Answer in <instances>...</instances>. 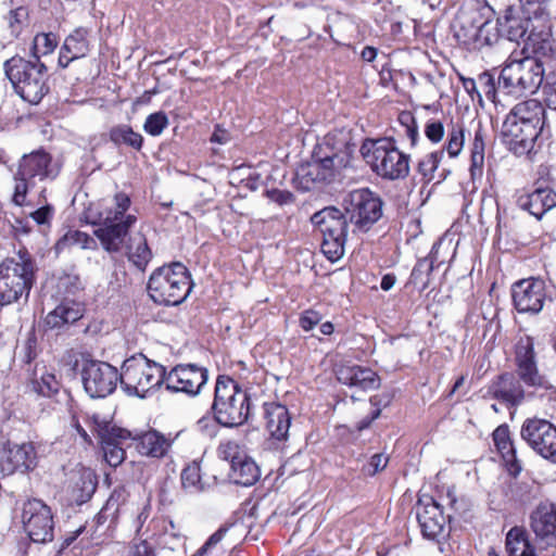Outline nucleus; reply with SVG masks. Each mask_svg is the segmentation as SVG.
Segmentation results:
<instances>
[{"label":"nucleus","instance_id":"nucleus-40","mask_svg":"<svg viewBox=\"0 0 556 556\" xmlns=\"http://www.w3.org/2000/svg\"><path fill=\"white\" fill-rule=\"evenodd\" d=\"M110 141L116 147H126L140 151L143 146V137L135 131L129 125L119 124L113 126L109 131Z\"/></svg>","mask_w":556,"mask_h":556},{"label":"nucleus","instance_id":"nucleus-39","mask_svg":"<svg viewBox=\"0 0 556 556\" xmlns=\"http://www.w3.org/2000/svg\"><path fill=\"white\" fill-rule=\"evenodd\" d=\"M229 477L236 484L250 486L258 480L260 469L255 462L244 453L240 460L231 465Z\"/></svg>","mask_w":556,"mask_h":556},{"label":"nucleus","instance_id":"nucleus-8","mask_svg":"<svg viewBox=\"0 0 556 556\" xmlns=\"http://www.w3.org/2000/svg\"><path fill=\"white\" fill-rule=\"evenodd\" d=\"M361 151L371 170L383 179H404L409 174V155L400 151L391 137L367 140Z\"/></svg>","mask_w":556,"mask_h":556},{"label":"nucleus","instance_id":"nucleus-37","mask_svg":"<svg viewBox=\"0 0 556 556\" xmlns=\"http://www.w3.org/2000/svg\"><path fill=\"white\" fill-rule=\"evenodd\" d=\"M500 23L492 22V18H484L478 29L472 34V38L466 40L462 46L468 51L481 50L484 47H492L501 39L498 26Z\"/></svg>","mask_w":556,"mask_h":556},{"label":"nucleus","instance_id":"nucleus-63","mask_svg":"<svg viewBox=\"0 0 556 556\" xmlns=\"http://www.w3.org/2000/svg\"><path fill=\"white\" fill-rule=\"evenodd\" d=\"M425 134L432 142H439L444 135L443 124L439 121L428 123L425 128Z\"/></svg>","mask_w":556,"mask_h":556},{"label":"nucleus","instance_id":"nucleus-32","mask_svg":"<svg viewBox=\"0 0 556 556\" xmlns=\"http://www.w3.org/2000/svg\"><path fill=\"white\" fill-rule=\"evenodd\" d=\"M497 22L505 31L507 39L515 42L523 39L531 26V20L521 14L516 5L507 7L502 17L497 18Z\"/></svg>","mask_w":556,"mask_h":556},{"label":"nucleus","instance_id":"nucleus-15","mask_svg":"<svg viewBox=\"0 0 556 556\" xmlns=\"http://www.w3.org/2000/svg\"><path fill=\"white\" fill-rule=\"evenodd\" d=\"M416 518L425 536L437 539L439 549L444 553L450 549L451 544L441 539L448 538L452 532V517L447 516V528L441 506L431 497L424 502L419 500L416 505Z\"/></svg>","mask_w":556,"mask_h":556},{"label":"nucleus","instance_id":"nucleus-38","mask_svg":"<svg viewBox=\"0 0 556 556\" xmlns=\"http://www.w3.org/2000/svg\"><path fill=\"white\" fill-rule=\"evenodd\" d=\"M126 254L138 269L144 270L152 258V252L143 233L138 232L129 237L126 244Z\"/></svg>","mask_w":556,"mask_h":556},{"label":"nucleus","instance_id":"nucleus-22","mask_svg":"<svg viewBox=\"0 0 556 556\" xmlns=\"http://www.w3.org/2000/svg\"><path fill=\"white\" fill-rule=\"evenodd\" d=\"M515 361L519 380L531 387L546 388L544 378L538 371L532 338L527 336L518 340Z\"/></svg>","mask_w":556,"mask_h":556},{"label":"nucleus","instance_id":"nucleus-16","mask_svg":"<svg viewBox=\"0 0 556 556\" xmlns=\"http://www.w3.org/2000/svg\"><path fill=\"white\" fill-rule=\"evenodd\" d=\"M81 380L84 389L90 397L103 399L115 391L119 381V372L106 362L88 361L83 366Z\"/></svg>","mask_w":556,"mask_h":556},{"label":"nucleus","instance_id":"nucleus-51","mask_svg":"<svg viewBox=\"0 0 556 556\" xmlns=\"http://www.w3.org/2000/svg\"><path fill=\"white\" fill-rule=\"evenodd\" d=\"M169 121L165 112L159 111L147 116L143 130L150 136L157 137L168 126Z\"/></svg>","mask_w":556,"mask_h":556},{"label":"nucleus","instance_id":"nucleus-35","mask_svg":"<svg viewBox=\"0 0 556 556\" xmlns=\"http://www.w3.org/2000/svg\"><path fill=\"white\" fill-rule=\"evenodd\" d=\"M502 78V70L497 77L494 73L485 71L478 76V84L481 94L483 93L488 100L494 103L496 106H504V101L509 98V93L504 89V83Z\"/></svg>","mask_w":556,"mask_h":556},{"label":"nucleus","instance_id":"nucleus-42","mask_svg":"<svg viewBox=\"0 0 556 556\" xmlns=\"http://www.w3.org/2000/svg\"><path fill=\"white\" fill-rule=\"evenodd\" d=\"M516 7L531 21L545 22L556 12V0H519Z\"/></svg>","mask_w":556,"mask_h":556},{"label":"nucleus","instance_id":"nucleus-19","mask_svg":"<svg viewBox=\"0 0 556 556\" xmlns=\"http://www.w3.org/2000/svg\"><path fill=\"white\" fill-rule=\"evenodd\" d=\"M93 425L106 463L112 467H117L125 459L124 445L130 440L131 432L109 421H99L97 417H93Z\"/></svg>","mask_w":556,"mask_h":556},{"label":"nucleus","instance_id":"nucleus-30","mask_svg":"<svg viewBox=\"0 0 556 556\" xmlns=\"http://www.w3.org/2000/svg\"><path fill=\"white\" fill-rule=\"evenodd\" d=\"M88 30L79 27L71 33L60 49L59 66L66 68L73 61L85 58L89 52Z\"/></svg>","mask_w":556,"mask_h":556},{"label":"nucleus","instance_id":"nucleus-45","mask_svg":"<svg viewBox=\"0 0 556 556\" xmlns=\"http://www.w3.org/2000/svg\"><path fill=\"white\" fill-rule=\"evenodd\" d=\"M180 481L186 492L191 494L202 492L204 490V484L202 482L199 463L192 462L187 465L181 471Z\"/></svg>","mask_w":556,"mask_h":556},{"label":"nucleus","instance_id":"nucleus-36","mask_svg":"<svg viewBox=\"0 0 556 556\" xmlns=\"http://www.w3.org/2000/svg\"><path fill=\"white\" fill-rule=\"evenodd\" d=\"M83 317V307L73 301L60 303L53 311L48 313L45 324L50 329L62 328L65 325L74 324Z\"/></svg>","mask_w":556,"mask_h":556},{"label":"nucleus","instance_id":"nucleus-55","mask_svg":"<svg viewBox=\"0 0 556 556\" xmlns=\"http://www.w3.org/2000/svg\"><path fill=\"white\" fill-rule=\"evenodd\" d=\"M65 239L81 249H94L97 247V242L91 236L79 230L68 232Z\"/></svg>","mask_w":556,"mask_h":556},{"label":"nucleus","instance_id":"nucleus-13","mask_svg":"<svg viewBox=\"0 0 556 556\" xmlns=\"http://www.w3.org/2000/svg\"><path fill=\"white\" fill-rule=\"evenodd\" d=\"M494 14V9L486 0H459L454 14V39L463 46L472 38L484 18H492Z\"/></svg>","mask_w":556,"mask_h":556},{"label":"nucleus","instance_id":"nucleus-49","mask_svg":"<svg viewBox=\"0 0 556 556\" xmlns=\"http://www.w3.org/2000/svg\"><path fill=\"white\" fill-rule=\"evenodd\" d=\"M58 46V36L53 33L37 34L33 40V50L36 59L39 55H47L51 53Z\"/></svg>","mask_w":556,"mask_h":556},{"label":"nucleus","instance_id":"nucleus-21","mask_svg":"<svg viewBox=\"0 0 556 556\" xmlns=\"http://www.w3.org/2000/svg\"><path fill=\"white\" fill-rule=\"evenodd\" d=\"M513 301L519 313L536 314L545 300L544 282L540 279H525L513 285Z\"/></svg>","mask_w":556,"mask_h":556},{"label":"nucleus","instance_id":"nucleus-12","mask_svg":"<svg viewBox=\"0 0 556 556\" xmlns=\"http://www.w3.org/2000/svg\"><path fill=\"white\" fill-rule=\"evenodd\" d=\"M383 202L368 188L349 192L343 199V206L350 223L359 231H368L382 216Z\"/></svg>","mask_w":556,"mask_h":556},{"label":"nucleus","instance_id":"nucleus-31","mask_svg":"<svg viewBox=\"0 0 556 556\" xmlns=\"http://www.w3.org/2000/svg\"><path fill=\"white\" fill-rule=\"evenodd\" d=\"M337 376L341 383L364 391L375 390L380 386V378L374 370L358 365L342 366L339 368Z\"/></svg>","mask_w":556,"mask_h":556},{"label":"nucleus","instance_id":"nucleus-34","mask_svg":"<svg viewBox=\"0 0 556 556\" xmlns=\"http://www.w3.org/2000/svg\"><path fill=\"white\" fill-rule=\"evenodd\" d=\"M523 52H528L525 59L538 60L542 64L544 71H548L556 66L555 53L553 42L548 38L540 39L536 36L530 34L528 36V42L526 43Z\"/></svg>","mask_w":556,"mask_h":556},{"label":"nucleus","instance_id":"nucleus-25","mask_svg":"<svg viewBox=\"0 0 556 556\" xmlns=\"http://www.w3.org/2000/svg\"><path fill=\"white\" fill-rule=\"evenodd\" d=\"M489 393L507 407L518 406L525 399V390L520 380L511 372L500 375L490 384Z\"/></svg>","mask_w":556,"mask_h":556},{"label":"nucleus","instance_id":"nucleus-3","mask_svg":"<svg viewBox=\"0 0 556 556\" xmlns=\"http://www.w3.org/2000/svg\"><path fill=\"white\" fill-rule=\"evenodd\" d=\"M130 204L128 194L117 192L112 206L89 207L87 211L89 223L98 226L94 236L109 253H119L123 250L130 228L137 223L136 215L127 214Z\"/></svg>","mask_w":556,"mask_h":556},{"label":"nucleus","instance_id":"nucleus-17","mask_svg":"<svg viewBox=\"0 0 556 556\" xmlns=\"http://www.w3.org/2000/svg\"><path fill=\"white\" fill-rule=\"evenodd\" d=\"M523 441L540 456L556 464V427L542 418H527L520 429Z\"/></svg>","mask_w":556,"mask_h":556},{"label":"nucleus","instance_id":"nucleus-11","mask_svg":"<svg viewBox=\"0 0 556 556\" xmlns=\"http://www.w3.org/2000/svg\"><path fill=\"white\" fill-rule=\"evenodd\" d=\"M545 72L538 60L509 59L502 67L504 89L515 100L532 96L543 85Z\"/></svg>","mask_w":556,"mask_h":556},{"label":"nucleus","instance_id":"nucleus-50","mask_svg":"<svg viewBox=\"0 0 556 556\" xmlns=\"http://www.w3.org/2000/svg\"><path fill=\"white\" fill-rule=\"evenodd\" d=\"M444 150L432 152L426 155L418 164V170L427 181L435 178V172L439 167Z\"/></svg>","mask_w":556,"mask_h":556},{"label":"nucleus","instance_id":"nucleus-1","mask_svg":"<svg viewBox=\"0 0 556 556\" xmlns=\"http://www.w3.org/2000/svg\"><path fill=\"white\" fill-rule=\"evenodd\" d=\"M355 144L343 131L330 132L318 143L312 154V161L296 170V181L301 189L308 191L315 182H330L341 168L350 163Z\"/></svg>","mask_w":556,"mask_h":556},{"label":"nucleus","instance_id":"nucleus-26","mask_svg":"<svg viewBox=\"0 0 556 556\" xmlns=\"http://www.w3.org/2000/svg\"><path fill=\"white\" fill-rule=\"evenodd\" d=\"M98 478L90 468L81 467L75 471L67 486L68 502L75 505L87 503L96 492Z\"/></svg>","mask_w":556,"mask_h":556},{"label":"nucleus","instance_id":"nucleus-24","mask_svg":"<svg viewBox=\"0 0 556 556\" xmlns=\"http://www.w3.org/2000/svg\"><path fill=\"white\" fill-rule=\"evenodd\" d=\"M531 529L547 545H556V504L543 502L530 516Z\"/></svg>","mask_w":556,"mask_h":556},{"label":"nucleus","instance_id":"nucleus-33","mask_svg":"<svg viewBox=\"0 0 556 556\" xmlns=\"http://www.w3.org/2000/svg\"><path fill=\"white\" fill-rule=\"evenodd\" d=\"M493 441L502 454L509 475L517 477L522 470V465L517 458L516 447L510 440L509 427L507 425L498 426L493 432Z\"/></svg>","mask_w":556,"mask_h":556},{"label":"nucleus","instance_id":"nucleus-48","mask_svg":"<svg viewBox=\"0 0 556 556\" xmlns=\"http://www.w3.org/2000/svg\"><path fill=\"white\" fill-rule=\"evenodd\" d=\"M397 119L401 126L399 134L404 135L409 140L410 147H415L419 137V132L414 114L409 111H402L399 114Z\"/></svg>","mask_w":556,"mask_h":556},{"label":"nucleus","instance_id":"nucleus-27","mask_svg":"<svg viewBox=\"0 0 556 556\" xmlns=\"http://www.w3.org/2000/svg\"><path fill=\"white\" fill-rule=\"evenodd\" d=\"M130 441L141 455L152 458H163L170 450L174 440L152 429L135 435L131 433ZM130 445L131 443L127 446Z\"/></svg>","mask_w":556,"mask_h":556},{"label":"nucleus","instance_id":"nucleus-41","mask_svg":"<svg viewBox=\"0 0 556 556\" xmlns=\"http://www.w3.org/2000/svg\"><path fill=\"white\" fill-rule=\"evenodd\" d=\"M448 231L450 230H447L444 233V236L438 242H435L433 244L432 250L429 255V260H427V258L420 260L415 265V267L413 268V270L410 273L408 283L414 285V286L421 285L422 288L426 287V285H427L426 278L428 276V273L433 269L434 263L439 262V248L442 245V243L446 239Z\"/></svg>","mask_w":556,"mask_h":556},{"label":"nucleus","instance_id":"nucleus-54","mask_svg":"<svg viewBox=\"0 0 556 556\" xmlns=\"http://www.w3.org/2000/svg\"><path fill=\"white\" fill-rule=\"evenodd\" d=\"M218 457L223 460L229 462L230 466L235 465V462L240 460L244 455V452L240 450L239 445L235 441H226L219 444L217 448Z\"/></svg>","mask_w":556,"mask_h":556},{"label":"nucleus","instance_id":"nucleus-62","mask_svg":"<svg viewBox=\"0 0 556 556\" xmlns=\"http://www.w3.org/2000/svg\"><path fill=\"white\" fill-rule=\"evenodd\" d=\"M37 339L34 334H30L25 341L22 349V359L26 364H30L37 356L36 352Z\"/></svg>","mask_w":556,"mask_h":556},{"label":"nucleus","instance_id":"nucleus-64","mask_svg":"<svg viewBox=\"0 0 556 556\" xmlns=\"http://www.w3.org/2000/svg\"><path fill=\"white\" fill-rule=\"evenodd\" d=\"M127 556H155V552L148 542L142 541L131 546Z\"/></svg>","mask_w":556,"mask_h":556},{"label":"nucleus","instance_id":"nucleus-4","mask_svg":"<svg viewBox=\"0 0 556 556\" xmlns=\"http://www.w3.org/2000/svg\"><path fill=\"white\" fill-rule=\"evenodd\" d=\"M36 263L27 249H20L0 263V305L27 302L36 280Z\"/></svg>","mask_w":556,"mask_h":556},{"label":"nucleus","instance_id":"nucleus-46","mask_svg":"<svg viewBox=\"0 0 556 556\" xmlns=\"http://www.w3.org/2000/svg\"><path fill=\"white\" fill-rule=\"evenodd\" d=\"M60 382L53 374L45 372L40 378L31 380L30 389L40 396L52 397L60 391Z\"/></svg>","mask_w":556,"mask_h":556},{"label":"nucleus","instance_id":"nucleus-20","mask_svg":"<svg viewBox=\"0 0 556 556\" xmlns=\"http://www.w3.org/2000/svg\"><path fill=\"white\" fill-rule=\"evenodd\" d=\"M37 451L33 442L14 444L0 454V471L12 475L15 471L26 473L37 466Z\"/></svg>","mask_w":556,"mask_h":556},{"label":"nucleus","instance_id":"nucleus-61","mask_svg":"<svg viewBox=\"0 0 556 556\" xmlns=\"http://www.w3.org/2000/svg\"><path fill=\"white\" fill-rule=\"evenodd\" d=\"M125 501V491L124 489H115L110 497L108 498L105 505L103 506V514L108 510H112L116 515L118 514L121 504Z\"/></svg>","mask_w":556,"mask_h":556},{"label":"nucleus","instance_id":"nucleus-43","mask_svg":"<svg viewBox=\"0 0 556 556\" xmlns=\"http://www.w3.org/2000/svg\"><path fill=\"white\" fill-rule=\"evenodd\" d=\"M506 549L509 556H538L522 528L514 527L506 535Z\"/></svg>","mask_w":556,"mask_h":556},{"label":"nucleus","instance_id":"nucleus-57","mask_svg":"<svg viewBox=\"0 0 556 556\" xmlns=\"http://www.w3.org/2000/svg\"><path fill=\"white\" fill-rule=\"evenodd\" d=\"M54 215V207L51 204L42 205L30 213V217L40 226L50 225Z\"/></svg>","mask_w":556,"mask_h":556},{"label":"nucleus","instance_id":"nucleus-2","mask_svg":"<svg viewBox=\"0 0 556 556\" xmlns=\"http://www.w3.org/2000/svg\"><path fill=\"white\" fill-rule=\"evenodd\" d=\"M545 125V108L529 99L517 103L506 115L502 125L504 143L516 155L530 153Z\"/></svg>","mask_w":556,"mask_h":556},{"label":"nucleus","instance_id":"nucleus-18","mask_svg":"<svg viewBox=\"0 0 556 556\" xmlns=\"http://www.w3.org/2000/svg\"><path fill=\"white\" fill-rule=\"evenodd\" d=\"M207 379L208 371L206 368L195 364H179L168 372L164 368L163 384L170 392H182L194 396L201 392Z\"/></svg>","mask_w":556,"mask_h":556},{"label":"nucleus","instance_id":"nucleus-10","mask_svg":"<svg viewBox=\"0 0 556 556\" xmlns=\"http://www.w3.org/2000/svg\"><path fill=\"white\" fill-rule=\"evenodd\" d=\"M164 366L148 359L143 354H136L124 361L119 383L128 395L144 397L147 393L163 384Z\"/></svg>","mask_w":556,"mask_h":556},{"label":"nucleus","instance_id":"nucleus-60","mask_svg":"<svg viewBox=\"0 0 556 556\" xmlns=\"http://www.w3.org/2000/svg\"><path fill=\"white\" fill-rule=\"evenodd\" d=\"M227 528L222 527L216 532H214L208 540L204 543L202 547H200L192 556H204L210 549L216 546L225 536L227 532Z\"/></svg>","mask_w":556,"mask_h":556},{"label":"nucleus","instance_id":"nucleus-5","mask_svg":"<svg viewBox=\"0 0 556 556\" xmlns=\"http://www.w3.org/2000/svg\"><path fill=\"white\" fill-rule=\"evenodd\" d=\"M214 419L223 427L233 428L247 422L252 414L250 394L228 376L216 379L211 406Z\"/></svg>","mask_w":556,"mask_h":556},{"label":"nucleus","instance_id":"nucleus-53","mask_svg":"<svg viewBox=\"0 0 556 556\" xmlns=\"http://www.w3.org/2000/svg\"><path fill=\"white\" fill-rule=\"evenodd\" d=\"M543 93L546 105L556 110V66L545 72Z\"/></svg>","mask_w":556,"mask_h":556},{"label":"nucleus","instance_id":"nucleus-14","mask_svg":"<svg viewBox=\"0 0 556 556\" xmlns=\"http://www.w3.org/2000/svg\"><path fill=\"white\" fill-rule=\"evenodd\" d=\"M23 528L35 543L53 540L54 521L51 508L39 498L27 500L22 507Z\"/></svg>","mask_w":556,"mask_h":556},{"label":"nucleus","instance_id":"nucleus-9","mask_svg":"<svg viewBox=\"0 0 556 556\" xmlns=\"http://www.w3.org/2000/svg\"><path fill=\"white\" fill-rule=\"evenodd\" d=\"M54 177L52 156L43 149L24 154L13 172L12 202L17 206L27 204V194L38 181Z\"/></svg>","mask_w":556,"mask_h":556},{"label":"nucleus","instance_id":"nucleus-28","mask_svg":"<svg viewBox=\"0 0 556 556\" xmlns=\"http://www.w3.org/2000/svg\"><path fill=\"white\" fill-rule=\"evenodd\" d=\"M517 204L536 219H541L544 214L556 207V191L551 187L536 188L532 192L520 195Z\"/></svg>","mask_w":556,"mask_h":556},{"label":"nucleus","instance_id":"nucleus-58","mask_svg":"<svg viewBox=\"0 0 556 556\" xmlns=\"http://www.w3.org/2000/svg\"><path fill=\"white\" fill-rule=\"evenodd\" d=\"M459 81L462 83V87L464 91L467 93L468 98L471 101H475V99H478L479 102H481V92L479 91L477 87V81L470 77H465L463 74L456 72Z\"/></svg>","mask_w":556,"mask_h":556},{"label":"nucleus","instance_id":"nucleus-44","mask_svg":"<svg viewBox=\"0 0 556 556\" xmlns=\"http://www.w3.org/2000/svg\"><path fill=\"white\" fill-rule=\"evenodd\" d=\"M470 125L475 131L471 150H470V160H471L470 172L473 177L477 172L479 174H481V172H482V166L484 163V147H485V144H484V135H483L481 123L480 122L475 123V121H472L470 123Z\"/></svg>","mask_w":556,"mask_h":556},{"label":"nucleus","instance_id":"nucleus-59","mask_svg":"<svg viewBox=\"0 0 556 556\" xmlns=\"http://www.w3.org/2000/svg\"><path fill=\"white\" fill-rule=\"evenodd\" d=\"M389 458L383 454H375L370 457L364 470L369 476H375L377 472L383 470L388 465Z\"/></svg>","mask_w":556,"mask_h":556},{"label":"nucleus","instance_id":"nucleus-7","mask_svg":"<svg viewBox=\"0 0 556 556\" xmlns=\"http://www.w3.org/2000/svg\"><path fill=\"white\" fill-rule=\"evenodd\" d=\"M192 289L188 268L179 262L163 265L154 269L148 281V293L156 304L177 306L189 295Z\"/></svg>","mask_w":556,"mask_h":556},{"label":"nucleus","instance_id":"nucleus-47","mask_svg":"<svg viewBox=\"0 0 556 556\" xmlns=\"http://www.w3.org/2000/svg\"><path fill=\"white\" fill-rule=\"evenodd\" d=\"M11 36L17 38L29 23V11L26 7H17L10 10L7 17Z\"/></svg>","mask_w":556,"mask_h":556},{"label":"nucleus","instance_id":"nucleus-23","mask_svg":"<svg viewBox=\"0 0 556 556\" xmlns=\"http://www.w3.org/2000/svg\"><path fill=\"white\" fill-rule=\"evenodd\" d=\"M311 220L320 231L323 238L346 239L348 237V218L344 213L334 206H328L316 212Z\"/></svg>","mask_w":556,"mask_h":556},{"label":"nucleus","instance_id":"nucleus-52","mask_svg":"<svg viewBox=\"0 0 556 556\" xmlns=\"http://www.w3.org/2000/svg\"><path fill=\"white\" fill-rule=\"evenodd\" d=\"M345 242L342 238H323L321 251L329 261L336 262L343 256Z\"/></svg>","mask_w":556,"mask_h":556},{"label":"nucleus","instance_id":"nucleus-6","mask_svg":"<svg viewBox=\"0 0 556 556\" xmlns=\"http://www.w3.org/2000/svg\"><path fill=\"white\" fill-rule=\"evenodd\" d=\"M4 73L15 92L26 102L38 104L49 92L46 65L40 60L14 55L3 64Z\"/></svg>","mask_w":556,"mask_h":556},{"label":"nucleus","instance_id":"nucleus-56","mask_svg":"<svg viewBox=\"0 0 556 556\" xmlns=\"http://www.w3.org/2000/svg\"><path fill=\"white\" fill-rule=\"evenodd\" d=\"M321 321V315L314 309L304 311L299 319V325L304 331L312 330Z\"/></svg>","mask_w":556,"mask_h":556},{"label":"nucleus","instance_id":"nucleus-29","mask_svg":"<svg viewBox=\"0 0 556 556\" xmlns=\"http://www.w3.org/2000/svg\"><path fill=\"white\" fill-rule=\"evenodd\" d=\"M264 418L270 437L277 441H287L291 426L288 408L279 403H264Z\"/></svg>","mask_w":556,"mask_h":556}]
</instances>
